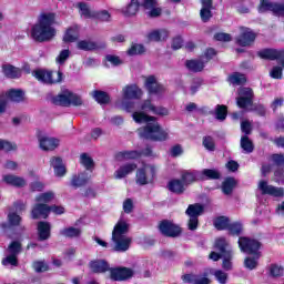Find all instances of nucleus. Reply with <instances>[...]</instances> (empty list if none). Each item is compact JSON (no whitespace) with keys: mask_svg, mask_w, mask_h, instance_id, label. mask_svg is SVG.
Listing matches in <instances>:
<instances>
[{"mask_svg":"<svg viewBox=\"0 0 284 284\" xmlns=\"http://www.w3.org/2000/svg\"><path fill=\"white\" fill-rule=\"evenodd\" d=\"M57 12L41 11L38 16L37 22L31 28V37L37 43H48L57 37Z\"/></svg>","mask_w":284,"mask_h":284,"instance_id":"obj_1","label":"nucleus"},{"mask_svg":"<svg viewBox=\"0 0 284 284\" xmlns=\"http://www.w3.org/2000/svg\"><path fill=\"white\" fill-rule=\"evenodd\" d=\"M239 247L244 254H251L253 257H245L244 267L246 270H256L258 267V258H261V246L263 245L258 240L247 236L239 237Z\"/></svg>","mask_w":284,"mask_h":284,"instance_id":"obj_2","label":"nucleus"},{"mask_svg":"<svg viewBox=\"0 0 284 284\" xmlns=\"http://www.w3.org/2000/svg\"><path fill=\"white\" fill-rule=\"evenodd\" d=\"M136 132L138 136L143 139V141H152L153 143H163L170 139V132L163 129L158 118L140 126Z\"/></svg>","mask_w":284,"mask_h":284,"instance_id":"obj_3","label":"nucleus"},{"mask_svg":"<svg viewBox=\"0 0 284 284\" xmlns=\"http://www.w3.org/2000/svg\"><path fill=\"white\" fill-rule=\"evenodd\" d=\"M51 102L53 103V105H60L61 108H70V105L79 108L83 105V100L81 99V95L68 90L63 93L54 95L51 99Z\"/></svg>","mask_w":284,"mask_h":284,"instance_id":"obj_4","label":"nucleus"},{"mask_svg":"<svg viewBox=\"0 0 284 284\" xmlns=\"http://www.w3.org/2000/svg\"><path fill=\"white\" fill-rule=\"evenodd\" d=\"M158 230L165 239H179L183 234V229L170 220L160 221Z\"/></svg>","mask_w":284,"mask_h":284,"instance_id":"obj_5","label":"nucleus"},{"mask_svg":"<svg viewBox=\"0 0 284 284\" xmlns=\"http://www.w3.org/2000/svg\"><path fill=\"white\" fill-rule=\"evenodd\" d=\"M32 74L34 79L40 81V83H45L47 85H54L63 81V72L61 71H57V79L52 78L54 74L53 71H48L45 69H37Z\"/></svg>","mask_w":284,"mask_h":284,"instance_id":"obj_6","label":"nucleus"},{"mask_svg":"<svg viewBox=\"0 0 284 284\" xmlns=\"http://www.w3.org/2000/svg\"><path fill=\"white\" fill-rule=\"evenodd\" d=\"M257 57L263 61H278L284 68V49L264 48L257 51Z\"/></svg>","mask_w":284,"mask_h":284,"instance_id":"obj_7","label":"nucleus"},{"mask_svg":"<svg viewBox=\"0 0 284 284\" xmlns=\"http://www.w3.org/2000/svg\"><path fill=\"white\" fill-rule=\"evenodd\" d=\"M134 277V270L126 266L111 267L109 278L111 281L123 283Z\"/></svg>","mask_w":284,"mask_h":284,"instance_id":"obj_8","label":"nucleus"},{"mask_svg":"<svg viewBox=\"0 0 284 284\" xmlns=\"http://www.w3.org/2000/svg\"><path fill=\"white\" fill-rule=\"evenodd\" d=\"M236 105L241 110H247L254 105V90L252 88L244 87L239 91L236 98Z\"/></svg>","mask_w":284,"mask_h":284,"instance_id":"obj_9","label":"nucleus"},{"mask_svg":"<svg viewBox=\"0 0 284 284\" xmlns=\"http://www.w3.org/2000/svg\"><path fill=\"white\" fill-rule=\"evenodd\" d=\"M257 11L260 14H264V12H272L275 17H278V14L284 13V4L272 2L270 0H260Z\"/></svg>","mask_w":284,"mask_h":284,"instance_id":"obj_10","label":"nucleus"},{"mask_svg":"<svg viewBox=\"0 0 284 284\" xmlns=\"http://www.w3.org/2000/svg\"><path fill=\"white\" fill-rule=\"evenodd\" d=\"M150 176L148 178V173L145 169H138L135 174V181L138 185H148L149 183H154V179L156 178V166L149 165Z\"/></svg>","mask_w":284,"mask_h":284,"instance_id":"obj_11","label":"nucleus"},{"mask_svg":"<svg viewBox=\"0 0 284 284\" xmlns=\"http://www.w3.org/2000/svg\"><path fill=\"white\" fill-rule=\"evenodd\" d=\"M159 6V0H143L142 8L145 11V16L148 19H159L163 14V9Z\"/></svg>","mask_w":284,"mask_h":284,"instance_id":"obj_12","label":"nucleus"},{"mask_svg":"<svg viewBox=\"0 0 284 284\" xmlns=\"http://www.w3.org/2000/svg\"><path fill=\"white\" fill-rule=\"evenodd\" d=\"M258 190L263 196H274L275 199H281V196H284V190L283 187H276L274 185L267 184V181L262 180L258 183Z\"/></svg>","mask_w":284,"mask_h":284,"instance_id":"obj_13","label":"nucleus"},{"mask_svg":"<svg viewBox=\"0 0 284 284\" xmlns=\"http://www.w3.org/2000/svg\"><path fill=\"white\" fill-rule=\"evenodd\" d=\"M256 41V33L252 31L250 28H244V30L236 38V43L241 48H247L252 45Z\"/></svg>","mask_w":284,"mask_h":284,"instance_id":"obj_14","label":"nucleus"},{"mask_svg":"<svg viewBox=\"0 0 284 284\" xmlns=\"http://www.w3.org/2000/svg\"><path fill=\"white\" fill-rule=\"evenodd\" d=\"M200 3L202 6L200 10L201 21L202 23H209L212 17H214V13H212V10H214V0H200Z\"/></svg>","mask_w":284,"mask_h":284,"instance_id":"obj_15","label":"nucleus"},{"mask_svg":"<svg viewBox=\"0 0 284 284\" xmlns=\"http://www.w3.org/2000/svg\"><path fill=\"white\" fill-rule=\"evenodd\" d=\"M144 88L146 89L149 94H163L165 92V87L159 83V81H156V77L154 75H149L145 79Z\"/></svg>","mask_w":284,"mask_h":284,"instance_id":"obj_16","label":"nucleus"},{"mask_svg":"<svg viewBox=\"0 0 284 284\" xmlns=\"http://www.w3.org/2000/svg\"><path fill=\"white\" fill-rule=\"evenodd\" d=\"M38 241H49L52 236V224L48 221H40L37 223Z\"/></svg>","mask_w":284,"mask_h":284,"instance_id":"obj_17","label":"nucleus"},{"mask_svg":"<svg viewBox=\"0 0 284 284\" xmlns=\"http://www.w3.org/2000/svg\"><path fill=\"white\" fill-rule=\"evenodd\" d=\"M169 37L170 31L166 29H155L148 33L146 39L150 43H160L161 41H168Z\"/></svg>","mask_w":284,"mask_h":284,"instance_id":"obj_18","label":"nucleus"},{"mask_svg":"<svg viewBox=\"0 0 284 284\" xmlns=\"http://www.w3.org/2000/svg\"><path fill=\"white\" fill-rule=\"evenodd\" d=\"M31 216L36 221L39 219H48V216H50V205L43 203L36 204L31 211Z\"/></svg>","mask_w":284,"mask_h":284,"instance_id":"obj_19","label":"nucleus"},{"mask_svg":"<svg viewBox=\"0 0 284 284\" xmlns=\"http://www.w3.org/2000/svg\"><path fill=\"white\" fill-rule=\"evenodd\" d=\"M201 171L199 170H193V171H184L181 174V180L182 183H184V185L187 187V185H192L194 183H197L199 181H201Z\"/></svg>","mask_w":284,"mask_h":284,"instance_id":"obj_20","label":"nucleus"},{"mask_svg":"<svg viewBox=\"0 0 284 284\" xmlns=\"http://www.w3.org/2000/svg\"><path fill=\"white\" fill-rule=\"evenodd\" d=\"M88 183H90V175H88L87 172L73 174L70 181V185L71 187H74V190H79V187H85Z\"/></svg>","mask_w":284,"mask_h":284,"instance_id":"obj_21","label":"nucleus"},{"mask_svg":"<svg viewBox=\"0 0 284 284\" xmlns=\"http://www.w3.org/2000/svg\"><path fill=\"white\" fill-rule=\"evenodd\" d=\"M113 241V252H128L130 250V245H132V239L124 236V237H111Z\"/></svg>","mask_w":284,"mask_h":284,"instance_id":"obj_22","label":"nucleus"},{"mask_svg":"<svg viewBox=\"0 0 284 284\" xmlns=\"http://www.w3.org/2000/svg\"><path fill=\"white\" fill-rule=\"evenodd\" d=\"M39 145L44 152H52L59 148V139L43 136L39 139Z\"/></svg>","mask_w":284,"mask_h":284,"instance_id":"obj_23","label":"nucleus"},{"mask_svg":"<svg viewBox=\"0 0 284 284\" xmlns=\"http://www.w3.org/2000/svg\"><path fill=\"white\" fill-rule=\"evenodd\" d=\"M90 268L94 274H105V272H110L112 267L105 260H94L90 262Z\"/></svg>","mask_w":284,"mask_h":284,"instance_id":"obj_24","label":"nucleus"},{"mask_svg":"<svg viewBox=\"0 0 284 284\" xmlns=\"http://www.w3.org/2000/svg\"><path fill=\"white\" fill-rule=\"evenodd\" d=\"M115 161H134L141 159V152L138 150L132 151H119L114 154Z\"/></svg>","mask_w":284,"mask_h":284,"instance_id":"obj_25","label":"nucleus"},{"mask_svg":"<svg viewBox=\"0 0 284 284\" xmlns=\"http://www.w3.org/2000/svg\"><path fill=\"white\" fill-rule=\"evenodd\" d=\"M239 185V181H236V178L234 176H227L222 182L221 190L225 196H230L233 194L234 189Z\"/></svg>","mask_w":284,"mask_h":284,"instance_id":"obj_26","label":"nucleus"},{"mask_svg":"<svg viewBox=\"0 0 284 284\" xmlns=\"http://www.w3.org/2000/svg\"><path fill=\"white\" fill-rule=\"evenodd\" d=\"M169 192H172V194H184L185 193V183L182 180L173 179L168 182L166 185Z\"/></svg>","mask_w":284,"mask_h":284,"instance_id":"obj_27","label":"nucleus"},{"mask_svg":"<svg viewBox=\"0 0 284 284\" xmlns=\"http://www.w3.org/2000/svg\"><path fill=\"white\" fill-rule=\"evenodd\" d=\"M123 97L124 99H141V97H143V91L139 85L130 84L123 89Z\"/></svg>","mask_w":284,"mask_h":284,"instance_id":"obj_28","label":"nucleus"},{"mask_svg":"<svg viewBox=\"0 0 284 284\" xmlns=\"http://www.w3.org/2000/svg\"><path fill=\"white\" fill-rule=\"evenodd\" d=\"M128 232H130V224H128L125 221H119L113 227L111 239L125 237Z\"/></svg>","mask_w":284,"mask_h":284,"instance_id":"obj_29","label":"nucleus"},{"mask_svg":"<svg viewBox=\"0 0 284 284\" xmlns=\"http://www.w3.org/2000/svg\"><path fill=\"white\" fill-rule=\"evenodd\" d=\"M6 97L12 103H23L26 101V92L21 89H10L7 91Z\"/></svg>","mask_w":284,"mask_h":284,"instance_id":"obj_30","label":"nucleus"},{"mask_svg":"<svg viewBox=\"0 0 284 284\" xmlns=\"http://www.w3.org/2000/svg\"><path fill=\"white\" fill-rule=\"evenodd\" d=\"M51 168L54 170L55 176H63L67 174L68 170L65 169V165H63V159L59 156H53L50 160Z\"/></svg>","mask_w":284,"mask_h":284,"instance_id":"obj_31","label":"nucleus"},{"mask_svg":"<svg viewBox=\"0 0 284 284\" xmlns=\"http://www.w3.org/2000/svg\"><path fill=\"white\" fill-rule=\"evenodd\" d=\"M2 181L12 187H26V179L12 174L3 175Z\"/></svg>","mask_w":284,"mask_h":284,"instance_id":"obj_32","label":"nucleus"},{"mask_svg":"<svg viewBox=\"0 0 284 284\" xmlns=\"http://www.w3.org/2000/svg\"><path fill=\"white\" fill-rule=\"evenodd\" d=\"M2 74L7 79H21V69L12 64H2Z\"/></svg>","mask_w":284,"mask_h":284,"instance_id":"obj_33","label":"nucleus"},{"mask_svg":"<svg viewBox=\"0 0 284 284\" xmlns=\"http://www.w3.org/2000/svg\"><path fill=\"white\" fill-rule=\"evenodd\" d=\"M201 181H219L221 172L216 169H203L200 171Z\"/></svg>","mask_w":284,"mask_h":284,"instance_id":"obj_34","label":"nucleus"},{"mask_svg":"<svg viewBox=\"0 0 284 284\" xmlns=\"http://www.w3.org/2000/svg\"><path fill=\"white\" fill-rule=\"evenodd\" d=\"M141 7L143 8V3H141V1L131 0L130 3L124 9H122V14H124V17H134Z\"/></svg>","mask_w":284,"mask_h":284,"instance_id":"obj_35","label":"nucleus"},{"mask_svg":"<svg viewBox=\"0 0 284 284\" xmlns=\"http://www.w3.org/2000/svg\"><path fill=\"white\" fill-rule=\"evenodd\" d=\"M62 41L64 43H74V41H79V27H69L63 34Z\"/></svg>","mask_w":284,"mask_h":284,"instance_id":"obj_36","label":"nucleus"},{"mask_svg":"<svg viewBox=\"0 0 284 284\" xmlns=\"http://www.w3.org/2000/svg\"><path fill=\"white\" fill-rule=\"evenodd\" d=\"M138 168L139 165H136V163H126L121 165L119 170L115 171V176L116 179H125L128 174H132V172H134Z\"/></svg>","mask_w":284,"mask_h":284,"instance_id":"obj_37","label":"nucleus"},{"mask_svg":"<svg viewBox=\"0 0 284 284\" xmlns=\"http://www.w3.org/2000/svg\"><path fill=\"white\" fill-rule=\"evenodd\" d=\"M205 212V206L201 203L190 204L185 211V215L189 217L199 219Z\"/></svg>","mask_w":284,"mask_h":284,"instance_id":"obj_38","label":"nucleus"},{"mask_svg":"<svg viewBox=\"0 0 284 284\" xmlns=\"http://www.w3.org/2000/svg\"><path fill=\"white\" fill-rule=\"evenodd\" d=\"M132 118L135 123H145V125H148V123H150L151 121H156V116L148 115L143 111L133 112Z\"/></svg>","mask_w":284,"mask_h":284,"instance_id":"obj_39","label":"nucleus"},{"mask_svg":"<svg viewBox=\"0 0 284 284\" xmlns=\"http://www.w3.org/2000/svg\"><path fill=\"white\" fill-rule=\"evenodd\" d=\"M78 50H83V52H92L94 50H99V44L94 41L90 40H80L77 43Z\"/></svg>","mask_w":284,"mask_h":284,"instance_id":"obj_40","label":"nucleus"},{"mask_svg":"<svg viewBox=\"0 0 284 284\" xmlns=\"http://www.w3.org/2000/svg\"><path fill=\"white\" fill-rule=\"evenodd\" d=\"M213 225L215 230H217L219 232H223V230H227V227H230V217L225 215H220L214 219Z\"/></svg>","mask_w":284,"mask_h":284,"instance_id":"obj_41","label":"nucleus"},{"mask_svg":"<svg viewBox=\"0 0 284 284\" xmlns=\"http://www.w3.org/2000/svg\"><path fill=\"white\" fill-rule=\"evenodd\" d=\"M7 252L10 255L19 256V254L23 252V244L19 240H13L9 243L7 247Z\"/></svg>","mask_w":284,"mask_h":284,"instance_id":"obj_42","label":"nucleus"},{"mask_svg":"<svg viewBox=\"0 0 284 284\" xmlns=\"http://www.w3.org/2000/svg\"><path fill=\"white\" fill-rule=\"evenodd\" d=\"M60 235L64 239H79L81 236V229L74 226L64 227L60 231Z\"/></svg>","mask_w":284,"mask_h":284,"instance_id":"obj_43","label":"nucleus"},{"mask_svg":"<svg viewBox=\"0 0 284 284\" xmlns=\"http://www.w3.org/2000/svg\"><path fill=\"white\" fill-rule=\"evenodd\" d=\"M185 67L191 72H203V70L205 69V62L201 60H186Z\"/></svg>","mask_w":284,"mask_h":284,"instance_id":"obj_44","label":"nucleus"},{"mask_svg":"<svg viewBox=\"0 0 284 284\" xmlns=\"http://www.w3.org/2000/svg\"><path fill=\"white\" fill-rule=\"evenodd\" d=\"M93 99L100 105H108V103H110V94L105 91L94 90L93 91Z\"/></svg>","mask_w":284,"mask_h":284,"instance_id":"obj_45","label":"nucleus"},{"mask_svg":"<svg viewBox=\"0 0 284 284\" xmlns=\"http://www.w3.org/2000/svg\"><path fill=\"white\" fill-rule=\"evenodd\" d=\"M22 217L21 215L17 214L16 212L8 214V224H2V227H19L21 225Z\"/></svg>","mask_w":284,"mask_h":284,"instance_id":"obj_46","label":"nucleus"},{"mask_svg":"<svg viewBox=\"0 0 284 284\" xmlns=\"http://www.w3.org/2000/svg\"><path fill=\"white\" fill-rule=\"evenodd\" d=\"M129 57H139L145 54V45L139 43H132L129 50L126 51Z\"/></svg>","mask_w":284,"mask_h":284,"instance_id":"obj_47","label":"nucleus"},{"mask_svg":"<svg viewBox=\"0 0 284 284\" xmlns=\"http://www.w3.org/2000/svg\"><path fill=\"white\" fill-rule=\"evenodd\" d=\"M230 83L233 85H245L247 83V78H245V74L234 72L229 77Z\"/></svg>","mask_w":284,"mask_h":284,"instance_id":"obj_48","label":"nucleus"},{"mask_svg":"<svg viewBox=\"0 0 284 284\" xmlns=\"http://www.w3.org/2000/svg\"><path fill=\"white\" fill-rule=\"evenodd\" d=\"M230 236H241L243 234V224L241 222H233L226 229Z\"/></svg>","mask_w":284,"mask_h":284,"instance_id":"obj_49","label":"nucleus"},{"mask_svg":"<svg viewBox=\"0 0 284 284\" xmlns=\"http://www.w3.org/2000/svg\"><path fill=\"white\" fill-rule=\"evenodd\" d=\"M241 148L247 154H252V152H254V143L250 140V136L243 135L241 138Z\"/></svg>","mask_w":284,"mask_h":284,"instance_id":"obj_50","label":"nucleus"},{"mask_svg":"<svg viewBox=\"0 0 284 284\" xmlns=\"http://www.w3.org/2000/svg\"><path fill=\"white\" fill-rule=\"evenodd\" d=\"M215 119L217 121H225L227 119V105L217 104L215 106Z\"/></svg>","mask_w":284,"mask_h":284,"instance_id":"obj_51","label":"nucleus"},{"mask_svg":"<svg viewBox=\"0 0 284 284\" xmlns=\"http://www.w3.org/2000/svg\"><path fill=\"white\" fill-rule=\"evenodd\" d=\"M215 250L220 251L223 256L227 253H232V251H227V240H225V237H220L215 240Z\"/></svg>","mask_w":284,"mask_h":284,"instance_id":"obj_52","label":"nucleus"},{"mask_svg":"<svg viewBox=\"0 0 284 284\" xmlns=\"http://www.w3.org/2000/svg\"><path fill=\"white\" fill-rule=\"evenodd\" d=\"M80 163L85 168V170H94V160L88 155V153H82L80 155Z\"/></svg>","mask_w":284,"mask_h":284,"instance_id":"obj_53","label":"nucleus"},{"mask_svg":"<svg viewBox=\"0 0 284 284\" xmlns=\"http://www.w3.org/2000/svg\"><path fill=\"white\" fill-rule=\"evenodd\" d=\"M1 264L4 267H8V265H11L12 267H19V256L8 254L1 260Z\"/></svg>","mask_w":284,"mask_h":284,"instance_id":"obj_54","label":"nucleus"},{"mask_svg":"<svg viewBox=\"0 0 284 284\" xmlns=\"http://www.w3.org/2000/svg\"><path fill=\"white\" fill-rule=\"evenodd\" d=\"M37 203H43L45 205V203H51L52 201H54V192L52 191H48L44 193L39 194L36 197Z\"/></svg>","mask_w":284,"mask_h":284,"instance_id":"obj_55","label":"nucleus"},{"mask_svg":"<svg viewBox=\"0 0 284 284\" xmlns=\"http://www.w3.org/2000/svg\"><path fill=\"white\" fill-rule=\"evenodd\" d=\"M78 8H80L84 19H94V14L97 11H92L89 9L88 3L79 2Z\"/></svg>","mask_w":284,"mask_h":284,"instance_id":"obj_56","label":"nucleus"},{"mask_svg":"<svg viewBox=\"0 0 284 284\" xmlns=\"http://www.w3.org/2000/svg\"><path fill=\"white\" fill-rule=\"evenodd\" d=\"M32 267H33L34 272H37L38 274L48 272V270H50V266L44 261L33 262Z\"/></svg>","mask_w":284,"mask_h":284,"instance_id":"obj_57","label":"nucleus"},{"mask_svg":"<svg viewBox=\"0 0 284 284\" xmlns=\"http://www.w3.org/2000/svg\"><path fill=\"white\" fill-rule=\"evenodd\" d=\"M203 146L209 150V152H214L216 150V143L214 142V138L206 135L202 141Z\"/></svg>","mask_w":284,"mask_h":284,"instance_id":"obj_58","label":"nucleus"},{"mask_svg":"<svg viewBox=\"0 0 284 284\" xmlns=\"http://www.w3.org/2000/svg\"><path fill=\"white\" fill-rule=\"evenodd\" d=\"M283 267L278 266L277 264H271L268 268V275L272 276V278H278V276H283Z\"/></svg>","mask_w":284,"mask_h":284,"instance_id":"obj_59","label":"nucleus"},{"mask_svg":"<svg viewBox=\"0 0 284 284\" xmlns=\"http://www.w3.org/2000/svg\"><path fill=\"white\" fill-rule=\"evenodd\" d=\"M112 16L108 10H101V11H95L93 19H98V21H110Z\"/></svg>","mask_w":284,"mask_h":284,"instance_id":"obj_60","label":"nucleus"},{"mask_svg":"<svg viewBox=\"0 0 284 284\" xmlns=\"http://www.w3.org/2000/svg\"><path fill=\"white\" fill-rule=\"evenodd\" d=\"M68 59H70V50L63 49L62 51H60L59 55L55 58V61L60 65H63V63H65V61H68Z\"/></svg>","mask_w":284,"mask_h":284,"instance_id":"obj_61","label":"nucleus"},{"mask_svg":"<svg viewBox=\"0 0 284 284\" xmlns=\"http://www.w3.org/2000/svg\"><path fill=\"white\" fill-rule=\"evenodd\" d=\"M213 275L215 276L217 283L227 284V273L223 272L222 270H216Z\"/></svg>","mask_w":284,"mask_h":284,"instance_id":"obj_62","label":"nucleus"},{"mask_svg":"<svg viewBox=\"0 0 284 284\" xmlns=\"http://www.w3.org/2000/svg\"><path fill=\"white\" fill-rule=\"evenodd\" d=\"M250 112H256L258 116H265V114H267V109H265V105L263 104L253 103L252 108L250 109Z\"/></svg>","mask_w":284,"mask_h":284,"instance_id":"obj_63","label":"nucleus"},{"mask_svg":"<svg viewBox=\"0 0 284 284\" xmlns=\"http://www.w3.org/2000/svg\"><path fill=\"white\" fill-rule=\"evenodd\" d=\"M223 262L222 267L225 270V272H230L232 270V253H227L226 255H223Z\"/></svg>","mask_w":284,"mask_h":284,"instance_id":"obj_64","label":"nucleus"}]
</instances>
